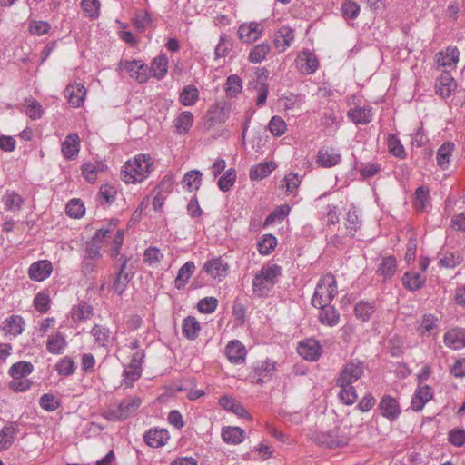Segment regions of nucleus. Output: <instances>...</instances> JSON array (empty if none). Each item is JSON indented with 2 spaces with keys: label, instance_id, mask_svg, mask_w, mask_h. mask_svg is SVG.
<instances>
[{
  "label": "nucleus",
  "instance_id": "obj_8",
  "mask_svg": "<svg viewBox=\"0 0 465 465\" xmlns=\"http://www.w3.org/2000/svg\"><path fill=\"white\" fill-rule=\"evenodd\" d=\"M229 268L225 260L222 257H215L207 260L203 269L213 280L221 282L228 275Z\"/></svg>",
  "mask_w": 465,
  "mask_h": 465
},
{
  "label": "nucleus",
  "instance_id": "obj_51",
  "mask_svg": "<svg viewBox=\"0 0 465 465\" xmlns=\"http://www.w3.org/2000/svg\"><path fill=\"white\" fill-rule=\"evenodd\" d=\"M225 93L228 96L235 97L242 90V81L237 74H231L228 76L225 85Z\"/></svg>",
  "mask_w": 465,
  "mask_h": 465
},
{
  "label": "nucleus",
  "instance_id": "obj_31",
  "mask_svg": "<svg viewBox=\"0 0 465 465\" xmlns=\"http://www.w3.org/2000/svg\"><path fill=\"white\" fill-rule=\"evenodd\" d=\"M455 145L451 142H446L440 146L437 151L436 160L437 164L442 170H446L450 164V159L454 151Z\"/></svg>",
  "mask_w": 465,
  "mask_h": 465
},
{
  "label": "nucleus",
  "instance_id": "obj_7",
  "mask_svg": "<svg viewBox=\"0 0 465 465\" xmlns=\"http://www.w3.org/2000/svg\"><path fill=\"white\" fill-rule=\"evenodd\" d=\"M314 440L317 444L328 448H340L348 445L351 437L336 430L321 431L315 434Z\"/></svg>",
  "mask_w": 465,
  "mask_h": 465
},
{
  "label": "nucleus",
  "instance_id": "obj_47",
  "mask_svg": "<svg viewBox=\"0 0 465 465\" xmlns=\"http://www.w3.org/2000/svg\"><path fill=\"white\" fill-rule=\"evenodd\" d=\"M76 363L70 356H64L55 364V371L59 375L70 376L74 373Z\"/></svg>",
  "mask_w": 465,
  "mask_h": 465
},
{
  "label": "nucleus",
  "instance_id": "obj_39",
  "mask_svg": "<svg viewBox=\"0 0 465 465\" xmlns=\"http://www.w3.org/2000/svg\"><path fill=\"white\" fill-rule=\"evenodd\" d=\"M2 202L6 211L18 212L24 203V199L14 191H6Z\"/></svg>",
  "mask_w": 465,
  "mask_h": 465
},
{
  "label": "nucleus",
  "instance_id": "obj_35",
  "mask_svg": "<svg viewBox=\"0 0 465 465\" xmlns=\"http://www.w3.org/2000/svg\"><path fill=\"white\" fill-rule=\"evenodd\" d=\"M300 69L303 74H312L319 66L316 56L309 51L302 52V56L299 57Z\"/></svg>",
  "mask_w": 465,
  "mask_h": 465
},
{
  "label": "nucleus",
  "instance_id": "obj_50",
  "mask_svg": "<svg viewBox=\"0 0 465 465\" xmlns=\"http://www.w3.org/2000/svg\"><path fill=\"white\" fill-rule=\"evenodd\" d=\"M361 220L360 219L357 210L354 206L348 211L346 215L345 226L351 236L361 227Z\"/></svg>",
  "mask_w": 465,
  "mask_h": 465
},
{
  "label": "nucleus",
  "instance_id": "obj_48",
  "mask_svg": "<svg viewBox=\"0 0 465 465\" xmlns=\"http://www.w3.org/2000/svg\"><path fill=\"white\" fill-rule=\"evenodd\" d=\"M270 45L262 43L253 46L249 53V61L253 64L262 62L270 52Z\"/></svg>",
  "mask_w": 465,
  "mask_h": 465
},
{
  "label": "nucleus",
  "instance_id": "obj_27",
  "mask_svg": "<svg viewBox=\"0 0 465 465\" xmlns=\"http://www.w3.org/2000/svg\"><path fill=\"white\" fill-rule=\"evenodd\" d=\"M294 38V31L288 26H282L274 35V45L281 51L286 50Z\"/></svg>",
  "mask_w": 465,
  "mask_h": 465
},
{
  "label": "nucleus",
  "instance_id": "obj_15",
  "mask_svg": "<svg viewBox=\"0 0 465 465\" xmlns=\"http://www.w3.org/2000/svg\"><path fill=\"white\" fill-rule=\"evenodd\" d=\"M52 272V263L47 260H42L30 265L28 269V275L33 281L42 282L48 278Z\"/></svg>",
  "mask_w": 465,
  "mask_h": 465
},
{
  "label": "nucleus",
  "instance_id": "obj_26",
  "mask_svg": "<svg viewBox=\"0 0 465 465\" xmlns=\"http://www.w3.org/2000/svg\"><path fill=\"white\" fill-rule=\"evenodd\" d=\"M219 404L223 409L232 411L238 417L251 419L248 411L244 409V407L232 397H221L219 400Z\"/></svg>",
  "mask_w": 465,
  "mask_h": 465
},
{
  "label": "nucleus",
  "instance_id": "obj_6",
  "mask_svg": "<svg viewBox=\"0 0 465 465\" xmlns=\"http://www.w3.org/2000/svg\"><path fill=\"white\" fill-rule=\"evenodd\" d=\"M364 372V364L361 361L352 360L347 362L341 369L336 380L337 386H347L356 382Z\"/></svg>",
  "mask_w": 465,
  "mask_h": 465
},
{
  "label": "nucleus",
  "instance_id": "obj_16",
  "mask_svg": "<svg viewBox=\"0 0 465 465\" xmlns=\"http://www.w3.org/2000/svg\"><path fill=\"white\" fill-rule=\"evenodd\" d=\"M341 161V155L333 148L320 149L317 153L316 163L322 168H331L338 165Z\"/></svg>",
  "mask_w": 465,
  "mask_h": 465
},
{
  "label": "nucleus",
  "instance_id": "obj_45",
  "mask_svg": "<svg viewBox=\"0 0 465 465\" xmlns=\"http://www.w3.org/2000/svg\"><path fill=\"white\" fill-rule=\"evenodd\" d=\"M93 316V307L85 302H80L72 309V318L74 322L90 319Z\"/></svg>",
  "mask_w": 465,
  "mask_h": 465
},
{
  "label": "nucleus",
  "instance_id": "obj_60",
  "mask_svg": "<svg viewBox=\"0 0 465 465\" xmlns=\"http://www.w3.org/2000/svg\"><path fill=\"white\" fill-rule=\"evenodd\" d=\"M81 7L87 17L96 19L100 15L101 3L99 0H82Z\"/></svg>",
  "mask_w": 465,
  "mask_h": 465
},
{
  "label": "nucleus",
  "instance_id": "obj_33",
  "mask_svg": "<svg viewBox=\"0 0 465 465\" xmlns=\"http://www.w3.org/2000/svg\"><path fill=\"white\" fill-rule=\"evenodd\" d=\"M106 169V165L101 162L94 163L87 162L82 165V175L90 183H94L97 179V174L100 172H104Z\"/></svg>",
  "mask_w": 465,
  "mask_h": 465
},
{
  "label": "nucleus",
  "instance_id": "obj_18",
  "mask_svg": "<svg viewBox=\"0 0 465 465\" xmlns=\"http://www.w3.org/2000/svg\"><path fill=\"white\" fill-rule=\"evenodd\" d=\"M298 353L307 361H315L322 354V347L316 340H306L300 343Z\"/></svg>",
  "mask_w": 465,
  "mask_h": 465
},
{
  "label": "nucleus",
  "instance_id": "obj_17",
  "mask_svg": "<svg viewBox=\"0 0 465 465\" xmlns=\"http://www.w3.org/2000/svg\"><path fill=\"white\" fill-rule=\"evenodd\" d=\"M456 87V81L448 71H444L435 83L436 93L443 98L449 97Z\"/></svg>",
  "mask_w": 465,
  "mask_h": 465
},
{
  "label": "nucleus",
  "instance_id": "obj_62",
  "mask_svg": "<svg viewBox=\"0 0 465 465\" xmlns=\"http://www.w3.org/2000/svg\"><path fill=\"white\" fill-rule=\"evenodd\" d=\"M39 405L47 411H54L61 406V401L51 393H45L39 399Z\"/></svg>",
  "mask_w": 465,
  "mask_h": 465
},
{
  "label": "nucleus",
  "instance_id": "obj_46",
  "mask_svg": "<svg viewBox=\"0 0 465 465\" xmlns=\"http://www.w3.org/2000/svg\"><path fill=\"white\" fill-rule=\"evenodd\" d=\"M34 368L29 361H19L13 364L9 369L10 376L15 379H23L32 373Z\"/></svg>",
  "mask_w": 465,
  "mask_h": 465
},
{
  "label": "nucleus",
  "instance_id": "obj_40",
  "mask_svg": "<svg viewBox=\"0 0 465 465\" xmlns=\"http://www.w3.org/2000/svg\"><path fill=\"white\" fill-rule=\"evenodd\" d=\"M24 320L19 315H11L4 322L3 330L13 336L21 334L24 331Z\"/></svg>",
  "mask_w": 465,
  "mask_h": 465
},
{
  "label": "nucleus",
  "instance_id": "obj_1",
  "mask_svg": "<svg viewBox=\"0 0 465 465\" xmlns=\"http://www.w3.org/2000/svg\"><path fill=\"white\" fill-rule=\"evenodd\" d=\"M152 165L153 159L150 155L139 154L124 163L121 178L125 183H141L148 176Z\"/></svg>",
  "mask_w": 465,
  "mask_h": 465
},
{
  "label": "nucleus",
  "instance_id": "obj_10",
  "mask_svg": "<svg viewBox=\"0 0 465 465\" xmlns=\"http://www.w3.org/2000/svg\"><path fill=\"white\" fill-rule=\"evenodd\" d=\"M378 407L382 417L390 421H395L401 413L399 401L388 394L381 398Z\"/></svg>",
  "mask_w": 465,
  "mask_h": 465
},
{
  "label": "nucleus",
  "instance_id": "obj_61",
  "mask_svg": "<svg viewBox=\"0 0 465 465\" xmlns=\"http://www.w3.org/2000/svg\"><path fill=\"white\" fill-rule=\"evenodd\" d=\"M236 181V173L233 168L228 169L219 179L218 187L223 192L229 191Z\"/></svg>",
  "mask_w": 465,
  "mask_h": 465
},
{
  "label": "nucleus",
  "instance_id": "obj_5",
  "mask_svg": "<svg viewBox=\"0 0 465 465\" xmlns=\"http://www.w3.org/2000/svg\"><path fill=\"white\" fill-rule=\"evenodd\" d=\"M118 69L128 73L139 84L146 83L150 78L149 66L142 60H121Z\"/></svg>",
  "mask_w": 465,
  "mask_h": 465
},
{
  "label": "nucleus",
  "instance_id": "obj_49",
  "mask_svg": "<svg viewBox=\"0 0 465 465\" xmlns=\"http://www.w3.org/2000/svg\"><path fill=\"white\" fill-rule=\"evenodd\" d=\"M388 150L391 154L400 159L406 157V152L400 139L393 134H389L387 138Z\"/></svg>",
  "mask_w": 465,
  "mask_h": 465
},
{
  "label": "nucleus",
  "instance_id": "obj_2",
  "mask_svg": "<svg viewBox=\"0 0 465 465\" xmlns=\"http://www.w3.org/2000/svg\"><path fill=\"white\" fill-rule=\"evenodd\" d=\"M282 267L277 264H266L255 274L252 280V291L258 297L269 294L282 275Z\"/></svg>",
  "mask_w": 465,
  "mask_h": 465
},
{
  "label": "nucleus",
  "instance_id": "obj_22",
  "mask_svg": "<svg viewBox=\"0 0 465 465\" xmlns=\"http://www.w3.org/2000/svg\"><path fill=\"white\" fill-rule=\"evenodd\" d=\"M460 52L455 46H449L445 51H440L436 54V63L438 65L453 69L459 61Z\"/></svg>",
  "mask_w": 465,
  "mask_h": 465
},
{
  "label": "nucleus",
  "instance_id": "obj_3",
  "mask_svg": "<svg viewBox=\"0 0 465 465\" xmlns=\"http://www.w3.org/2000/svg\"><path fill=\"white\" fill-rule=\"evenodd\" d=\"M141 403V399L136 396L124 399L119 404L110 405L104 410L102 417L111 422L124 420L139 409Z\"/></svg>",
  "mask_w": 465,
  "mask_h": 465
},
{
  "label": "nucleus",
  "instance_id": "obj_54",
  "mask_svg": "<svg viewBox=\"0 0 465 465\" xmlns=\"http://www.w3.org/2000/svg\"><path fill=\"white\" fill-rule=\"evenodd\" d=\"M142 371L143 370L131 368L129 365L125 366L123 371L122 385L126 388H132L134 383L141 378Z\"/></svg>",
  "mask_w": 465,
  "mask_h": 465
},
{
  "label": "nucleus",
  "instance_id": "obj_44",
  "mask_svg": "<svg viewBox=\"0 0 465 465\" xmlns=\"http://www.w3.org/2000/svg\"><path fill=\"white\" fill-rule=\"evenodd\" d=\"M193 123V116L191 112L183 111L175 120L174 126L176 133L179 134H185L188 133Z\"/></svg>",
  "mask_w": 465,
  "mask_h": 465
},
{
  "label": "nucleus",
  "instance_id": "obj_28",
  "mask_svg": "<svg viewBox=\"0 0 465 465\" xmlns=\"http://www.w3.org/2000/svg\"><path fill=\"white\" fill-rule=\"evenodd\" d=\"M221 435L227 444L237 445L244 440L245 431L240 427L227 426L222 429Z\"/></svg>",
  "mask_w": 465,
  "mask_h": 465
},
{
  "label": "nucleus",
  "instance_id": "obj_36",
  "mask_svg": "<svg viewBox=\"0 0 465 465\" xmlns=\"http://www.w3.org/2000/svg\"><path fill=\"white\" fill-rule=\"evenodd\" d=\"M200 330V322L196 320L195 317L188 316L183 319L182 332L184 337H186L189 340H194L197 338Z\"/></svg>",
  "mask_w": 465,
  "mask_h": 465
},
{
  "label": "nucleus",
  "instance_id": "obj_13",
  "mask_svg": "<svg viewBox=\"0 0 465 465\" xmlns=\"http://www.w3.org/2000/svg\"><path fill=\"white\" fill-rule=\"evenodd\" d=\"M225 354L230 362L242 364L245 362L247 351L245 346L238 340L230 341L225 347Z\"/></svg>",
  "mask_w": 465,
  "mask_h": 465
},
{
  "label": "nucleus",
  "instance_id": "obj_30",
  "mask_svg": "<svg viewBox=\"0 0 465 465\" xmlns=\"http://www.w3.org/2000/svg\"><path fill=\"white\" fill-rule=\"evenodd\" d=\"M66 346V339L61 332L50 335L46 341V350L52 354H62Z\"/></svg>",
  "mask_w": 465,
  "mask_h": 465
},
{
  "label": "nucleus",
  "instance_id": "obj_55",
  "mask_svg": "<svg viewBox=\"0 0 465 465\" xmlns=\"http://www.w3.org/2000/svg\"><path fill=\"white\" fill-rule=\"evenodd\" d=\"M439 319L431 314H424L419 322L418 331L423 335L426 332H430L438 327Z\"/></svg>",
  "mask_w": 465,
  "mask_h": 465
},
{
  "label": "nucleus",
  "instance_id": "obj_52",
  "mask_svg": "<svg viewBox=\"0 0 465 465\" xmlns=\"http://www.w3.org/2000/svg\"><path fill=\"white\" fill-rule=\"evenodd\" d=\"M117 189L114 185L103 184L98 192V199L102 205H109L114 202Z\"/></svg>",
  "mask_w": 465,
  "mask_h": 465
},
{
  "label": "nucleus",
  "instance_id": "obj_63",
  "mask_svg": "<svg viewBox=\"0 0 465 465\" xmlns=\"http://www.w3.org/2000/svg\"><path fill=\"white\" fill-rule=\"evenodd\" d=\"M291 211V208L288 204H282L274 209V211L270 213L267 218L265 219V225H269L273 223L275 221H282L284 220L289 213Z\"/></svg>",
  "mask_w": 465,
  "mask_h": 465
},
{
  "label": "nucleus",
  "instance_id": "obj_57",
  "mask_svg": "<svg viewBox=\"0 0 465 465\" xmlns=\"http://www.w3.org/2000/svg\"><path fill=\"white\" fill-rule=\"evenodd\" d=\"M277 239L272 234H264L258 242V251L262 255L270 254L277 246Z\"/></svg>",
  "mask_w": 465,
  "mask_h": 465
},
{
  "label": "nucleus",
  "instance_id": "obj_14",
  "mask_svg": "<svg viewBox=\"0 0 465 465\" xmlns=\"http://www.w3.org/2000/svg\"><path fill=\"white\" fill-rule=\"evenodd\" d=\"M80 137L78 134H68L61 144V152L66 160H74L78 156L80 151Z\"/></svg>",
  "mask_w": 465,
  "mask_h": 465
},
{
  "label": "nucleus",
  "instance_id": "obj_58",
  "mask_svg": "<svg viewBox=\"0 0 465 465\" xmlns=\"http://www.w3.org/2000/svg\"><path fill=\"white\" fill-rule=\"evenodd\" d=\"M110 331L102 325H94L91 330V334L99 346H106L110 341Z\"/></svg>",
  "mask_w": 465,
  "mask_h": 465
},
{
  "label": "nucleus",
  "instance_id": "obj_64",
  "mask_svg": "<svg viewBox=\"0 0 465 465\" xmlns=\"http://www.w3.org/2000/svg\"><path fill=\"white\" fill-rule=\"evenodd\" d=\"M132 21L139 32H143L152 24V18L145 11H139L135 13Z\"/></svg>",
  "mask_w": 465,
  "mask_h": 465
},
{
  "label": "nucleus",
  "instance_id": "obj_41",
  "mask_svg": "<svg viewBox=\"0 0 465 465\" xmlns=\"http://www.w3.org/2000/svg\"><path fill=\"white\" fill-rule=\"evenodd\" d=\"M199 100V90L193 84L185 85L180 93L179 101L184 106H193Z\"/></svg>",
  "mask_w": 465,
  "mask_h": 465
},
{
  "label": "nucleus",
  "instance_id": "obj_11",
  "mask_svg": "<svg viewBox=\"0 0 465 465\" xmlns=\"http://www.w3.org/2000/svg\"><path fill=\"white\" fill-rule=\"evenodd\" d=\"M263 26L257 22L243 23L238 28V36L244 43L255 42L262 35Z\"/></svg>",
  "mask_w": 465,
  "mask_h": 465
},
{
  "label": "nucleus",
  "instance_id": "obj_4",
  "mask_svg": "<svg viewBox=\"0 0 465 465\" xmlns=\"http://www.w3.org/2000/svg\"><path fill=\"white\" fill-rule=\"evenodd\" d=\"M338 293L337 282L331 273L322 276L315 288L312 298V306H323L330 304Z\"/></svg>",
  "mask_w": 465,
  "mask_h": 465
},
{
  "label": "nucleus",
  "instance_id": "obj_23",
  "mask_svg": "<svg viewBox=\"0 0 465 465\" xmlns=\"http://www.w3.org/2000/svg\"><path fill=\"white\" fill-rule=\"evenodd\" d=\"M432 397L433 393L430 386L424 385L418 387L411 399V409L415 411H420Z\"/></svg>",
  "mask_w": 465,
  "mask_h": 465
},
{
  "label": "nucleus",
  "instance_id": "obj_32",
  "mask_svg": "<svg viewBox=\"0 0 465 465\" xmlns=\"http://www.w3.org/2000/svg\"><path fill=\"white\" fill-rule=\"evenodd\" d=\"M463 261V256L459 251H445L440 254L439 263L445 268L453 269Z\"/></svg>",
  "mask_w": 465,
  "mask_h": 465
},
{
  "label": "nucleus",
  "instance_id": "obj_42",
  "mask_svg": "<svg viewBox=\"0 0 465 465\" xmlns=\"http://www.w3.org/2000/svg\"><path fill=\"white\" fill-rule=\"evenodd\" d=\"M403 286L411 291H417L422 287L425 282V278L422 277L419 272H405L402 276Z\"/></svg>",
  "mask_w": 465,
  "mask_h": 465
},
{
  "label": "nucleus",
  "instance_id": "obj_12",
  "mask_svg": "<svg viewBox=\"0 0 465 465\" xmlns=\"http://www.w3.org/2000/svg\"><path fill=\"white\" fill-rule=\"evenodd\" d=\"M64 95L72 107L79 108L84 103L86 89L82 84L74 83L66 86Z\"/></svg>",
  "mask_w": 465,
  "mask_h": 465
},
{
  "label": "nucleus",
  "instance_id": "obj_59",
  "mask_svg": "<svg viewBox=\"0 0 465 465\" xmlns=\"http://www.w3.org/2000/svg\"><path fill=\"white\" fill-rule=\"evenodd\" d=\"M340 388L339 399L345 405H352L357 400L356 390L352 384L347 386H338Z\"/></svg>",
  "mask_w": 465,
  "mask_h": 465
},
{
  "label": "nucleus",
  "instance_id": "obj_43",
  "mask_svg": "<svg viewBox=\"0 0 465 465\" xmlns=\"http://www.w3.org/2000/svg\"><path fill=\"white\" fill-rule=\"evenodd\" d=\"M182 183L189 192L197 191L202 184V173L198 170H193L186 173Z\"/></svg>",
  "mask_w": 465,
  "mask_h": 465
},
{
  "label": "nucleus",
  "instance_id": "obj_37",
  "mask_svg": "<svg viewBox=\"0 0 465 465\" xmlns=\"http://www.w3.org/2000/svg\"><path fill=\"white\" fill-rule=\"evenodd\" d=\"M276 165L273 162H266L259 163L250 170V179L252 181L262 180L269 176L275 169Z\"/></svg>",
  "mask_w": 465,
  "mask_h": 465
},
{
  "label": "nucleus",
  "instance_id": "obj_24",
  "mask_svg": "<svg viewBox=\"0 0 465 465\" xmlns=\"http://www.w3.org/2000/svg\"><path fill=\"white\" fill-rule=\"evenodd\" d=\"M170 436L167 430L150 429L143 435L144 442L152 448L164 446Z\"/></svg>",
  "mask_w": 465,
  "mask_h": 465
},
{
  "label": "nucleus",
  "instance_id": "obj_34",
  "mask_svg": "<svg viewBox=\"0 0 465 465\" xmlns=\"http://www.w3.org/2000/svg\"><path fill=\"white\" fill-rule=\"evenodd\" d=\"M149 70L150 74H153V75L156 79H163L166 75L168 70L167 56L165 54H160L157 57H155L153 60L151 66L149 67Z\"/></svg>",
  "mask_w": 465,
  "mask_h": 465
},
{
  "label": "nucleus",
  "instance_id": "obj_19",
  "mask_svg": "<svg viewBox=\"0 0 465 465\" xmlns=\"http://www.w3.org/2000/svg\"><path fill=\"white\" fill-rule=\"evenodd\" d=\"M18 432V424L14 421H9L0 430V451L6 450L12 446Z\"/></svg>",
  "mask_w": 465,
  "mask_h": 465
},
{
  "label": "nucleus",
  "instance_id": "obj_20",
  "mask_svg": "<svg viewBox=\"0 0 465 465\" xmlns=\"http://www.w3.org/2000/svg\"><path fill=\"white\" fill-rule=\"evenodd\" d=\"M443 341L448 348L455 351L465 348V330L453 328L448 331L444 334Z\"/></svg>",
  "mask_w": 465,
  "mask_h": 465
},
{
  "label": "nucleus",
  "instance_id": "obj_53",
  "mask_svg": "<svg viewBox=\"0 0 465 465\" xmlns=\"http://www.w3.org/2000/svg\"><path fill=\"white\" fill-rule=\"evenodd\" d=\"M397 268L396 259L392 256L384 257L379 264L378 272L384 278H391Z\"/></svg>",
  "mask_w": 465,
  "mask_h": 465
},
{
  "label": "nucleus",
  "instance_id": "obj_21",
  "mask_svg": "<svg viewBox=\"0 0 465 465\" xmlns=\"http://www.w3.org/2000/svg\"><path fill=\"white\" fill-rule=\"evenodd\" d=\"M348 118L355 124H368L372 121L373 112L371 106H357L347 112Z\"/></svg>",
  "mask_w": 465,
  "mask_h": 465
},
{
  "label": "nucleus",
  "instance_id": "obj_29",
  "mask_svg": "<svg viewBox=\"0 0 465 465\" xmlns=\"http://www.w3.org/2000/svg\"><path fill=\"white\" fill-rule=\"evenodd\" d=\"M376 311L374 302L360 301L354 306V314L356 318L362 322H368Z\"/></svg>",
  "mask_w": 465,
  "mask_h": 465
},
{
  "label": "nucleus",
  "instance_id": "obj_9",
  "mask_svg": "<svg viewBox=\"0 0 465 465\" xmlns=\"http://www.w3.org/2000/svg\"><path fill=\"white\" fill-rule=\"evenodd\" d=\"M277 362L267 359L253 368L250 377L257 384L270 381L276 371Z\"/></svg>",
  "mask_w": 465,
  "mask_h": 465
},
{
  "label": "nucleus",
  "instance_id": "obj_38",
  "mask_svg": "<svg viewBox=\"0 0 465 465\" xmlns=\"http://www.w3.org/2000/svg\"><path fill=\"white\" fill-rule=\"evenodd\" d=\"M195 271V264L193 262H186L178 271L175 278V286L177 289H183L188 282L190 277Z\"/></svg>",
  "mask_w": 465,
  "mask_h": 465
},
{
  "label": "nucleus",
  "instance_id": "obj_56",
  "mask_svg": "<svg viewBox=\"0 0 465 465\" xmlns=\"http://www.w3.org/2000/svg\"><path fill=\"white\" fill-rule=\"evenodd\" d=\"M126 262L127 261L124 260L121 265L120 271L116 276V279L114 282L113 288L115 292L118 294L123 293V292L125 290L127 283L130 280L128 273L125 272L126 268Z\"/></svg>",
  "mask_w": 465,
  "mask_h": 465
},
{
  "label": "nucleus",
  "instance_id": "obj_25",
  "mask_svg": "<svg viewBox=\"0 0 465 465\" xmlns=\"http://www.w3.org/2000/svg\"><path fill=\"white\" fill-rule=\"evenodd\" d=\"M316 308L321 309L319 312V321L321 323L329 326L334 327L340 322V313L334 306H331L330 304L323 306H315Z\"/></svg>",
  "mask_w": 465,
  "mask_h": 465
}]
</instances>
